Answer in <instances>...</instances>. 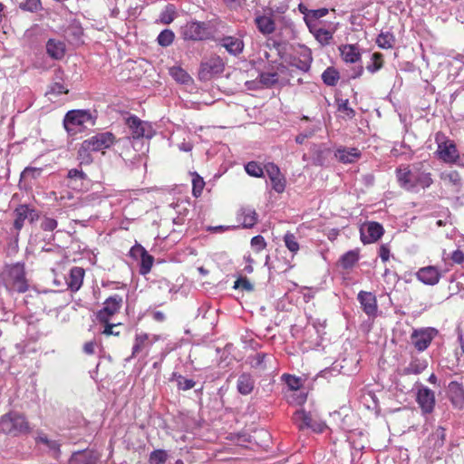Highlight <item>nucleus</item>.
Listing matches in <instances>:
<instances>
[{
    "mask_svg": "<svg viewBox=\"0 0 464 464\" xmlns=\"http://www.w3.org/2000/svg\"><path fill=\"white\" fill-rule=\"evenodd\" d=\"M396 177L400 186L408 190L416 186H420L423 188H429L433 183L431 174L424 162H416L411 166L398 168Z\"/></svg>",
    "mask_w": 464,
    "mask_h": 464,
    "instance_id": "1",
    "label": "nucleus"
},
{
    "mask_svg": "<svg viewBox=\"0 0 464 464\" xmlns=\"http://www.w3.org/2000/svg\"><path fill=\"white\" fill-rule=\"evenodd\" d=\"M29 424L25 418L15 411L8 412L0 418V432L18 436L29 431Z\"/></svg>",
    "mask_w": 464,
    "mask_h": 464,
    "instance_id": "2",
    "label": "nucleus"
},
{
    "mask_svg": "<svg viewBox=\"0 0 464 464\" xmlns=\"http://www.w3.org/2000/svg\"><path fill=\"white\" fill-rule=\"evenodd\" d=\"M63 125L68 133L73 135L86 129L88 125L93 126L94 120L88 111L73 110L66 113Z\"/></svg>",
    "mask_w": 464,
    "mask_h": 464,
    "instance_id": "3",
    "label": "nucleus"
},
{
    "mask_svg": "<svg viewBox=\"0 0 464 464\" xmlns=\"http://www.w3.org/2000/svg\"><path fill=\"white\" fill-rule=\"evenodd\" d=\"M181 34L185 40L203 41L211 37V32L205 22H188L181 28Z\"/></svg>",
    "mask_w": 464,
    "mask_h": 464,
    "instance_id": "4",
    "label": "nucleus"
},
{
    "mask_svg": "<svg viewBox=\"0 0 464 464\" xmlns=\"http://www.w3.org/2000/svg\"><path fill=\"white\" fill-rule=\"evenodd\" d=\"M225 63L218 55H211L200 63L198 77L201 81H209L223 72Z\"/></svg>",
    "mask_w": 464,
    "mask_h": 464,
    "instance_id": "5",
    "label": "nucleus"
},
{
    "mask_svg": "<svg viewBox=\"0 0 464 464\" xmlns=\"http://www.w3.org/2000/svg\"><path fill=\"white\" fill-rule=\"evenodd\" d=\"M8 282L13 290L18 293H24L28 289V284L25 278L24 266L20 263L12 265L7 273Z\"/></svg>",
    "mask_w": 464,
    "mask_h": 464,
    "instance_id": "6",
    "label": "nucleus"
},
{
    "mask_svg": "<svg viewBox=\"0 0 464 464\" xmlns=\"http://www.w3.org/2000/svg\"><path fill=\"white\" fill-rule=\"evenodd\" d=\"M14 227L17 231V233H19V231L23 228L25 220H28L30 223H34L35 220L39 218V214L37 210L25 204L19 205L14 210ZM17 237L18 234H16L15 241H17Z\"/></svg>",
    "mask_w": 464,
    "mask_h": 464,
    "instance_id": "7",
    "label": "nucleus"
},
{
    "mask_svg": "<svg viewBox=\"0 0 464 464\" xmlns=\"http://www.w3.org/2000/svg\"><path fill=\"white\" fill-rule=\"evenodd\" d=\"M123 304L122 296L114 295L108 297L104 303L102 309L96 314V318L100 323H107L111 317L116 314L121 308Z\"/></svg>",
    "mask_w": 464,
    "mask_h": 464,
    "instance_id": "8",
    "label": "nucleus"
},
{
    "mask_svg": "<svg viewBox=\"0 0 464 464\" xmlns=\"http://www.w3.org/2000/svg\"><path fill=\"white\" fill-rule=\"evenodd\" d=\"M437 334L438 331L435 328L415 329L411 334V342L419 352H423L429 347Z\"/></svg>",
    "mask_w": 464,
    "mask_h": 464,
    "instance_id": "9",
    "label": "nucleus"
},
{
    "mask_svg": "<svg viewBox=\"0 0 464 464\" xmlns=\"http://www.w3.org/2000/svg\"><path fill=\"white\" fill-rule=\"evenodd\" d=\"M293 420L300 430L311 429L315 432H323L325 427L323 422L314 419L312 414L304 410L296 411L294 413Z\"/></svg>",
    "mask_w": 464,
    "mask_h": 464,
    "instance_id": "10",
    "label": "nucleus"
},
{
    "mask_svg": "<svg viewBox=\"0 0 464 464\" xmlns=\"http://www.w3.org/2000/svg\"><path fill=\"white\" fill-rule=\"evenodd\" d=\"M126 125L129 127L133 139L151 138L153 130L151 126L141 121L135 115H130L125 120Z\"/></svg>",
    "mask_w": 464,
    "mask_h": 464,
    "instance_id": "11",
    "label": "nucleus"
},
{
    "mask_svg": "<svg viewBox=\"0 0 464 464\" xmlns=\"http://www.w3.org/2000/svg\"><path fill=\"white\" fill-rule=\"evenodd\" d=\"M383 233L382 226L374 221L366 222L360 228L361 240L364 245L376 242Z\"/></svg>",
    "mask_w": 464,
    "mask_h": 464,
    "instance_id": "12",
    "label": "nucleus"
},
{
    "mask_svg": "<svg viewBox=\"0 0 464 464\" xmlns=\"http://www.w3.org/2000/svg\"><path fill=\"white\" fill-rule=\"evenodd\" d=\"M114 141L115 136L109 131L97 133L84 140L85 146H88L92 151L108 149Z\"/></svg>",
    "mask_w": 464,
    "mask_h": 464,
    "instance_id": "13",
    "label": "nucleus"
},
{
    "mask_svg": "<svg viewBox=\"0 0 464 464\" xmlns=\"http://www.w3.org/2000/svg\"><path fill=\"white\" fill-rule=\"evenodd\" d=\"M437 154L439 159L446 163H457L459 153L453 140H446L438 143Z\"/></svg>",
    "mask_w": 464,
    "mask_h": 464,
    "instance_id": "14",
    "label": "nucleus"
},
{
    "mask_svg": "<svg viewBox=\"0 0 464 464\" xmlns=\"http://www.w3.org/2000/svg\"><path fill=\"white\" fill-rule=\"evenodd\" d=\"M417 402L423 413H430L435 407V393L428 387H421L417 392Z\"/></svg>",
    "mask_w": 464,
    "mask_h": 464,
    "instance_id": "15",
    "label": "nucleus"
},
{
    "mask_svg": "<svg viewBox=\"0 0 464 464\" xmlns=\"http://www.w3.org/2000/svg\"><path fill=\"white\" fill-rule=\"evenodd\" d=\"M417 278L425 285H435L440 279V272L436 266L421 267L416 273Z\"/></svg>",
    "mask_w": 464,
    "mask_h": 464,
    "instance_id": "16",
    "label": "nucleus"
},
{
    "mask_svg": "<svg viewBox=\"0 0 464 464\" xmlns=\"http://www.w3.org/2000/svg\"><path fill=\"white\" fill-rule=\"evenodd\" d=\"M358 300L362 305L363 312L369 315H375L377 313L376 296L371 292L361 291L358 294Z\"/></svg>",
    "mask_w": 464,
    "mask_h": 464,
    "instance_id": "17",
    "label": "nucleus"
},
{
    "mask_svg": "<svg viewBox=\"0 0 464 464\" xmlns=\"http://www.w3.org/2000/svg\"><path fill=\"white\" fill-rule=\"evenodd\" d=\"M448 396L451 403L459 409L464 405V388L462 384L456 381H452L448 386Z\"/></svg>",
    "mask_w": 464,
    "mask_h": 464,
    "instance_id": "18",
    "label": "nucleus"
},
{
    "mask_svg": "<svg viewBox=\"0 0 464 464\" xmlns=\"http://www.w3.org/2000/svg\"><path fill=\"white\" fill-rule=\"evenodd\" d=\"M334 156L342 163H353L361 158V151L357 148L342 146L335 150Z\"/></svg>",
    "mask_w": 464,
    "mask_h": 464,
    "instance_id": "19",
    "label": "nucleus"
},
{
    "mask_svg": "<svg viewBox=\"0 0 464 464\" xmlns=\"http://www.w3.org/2000/svg\"><path fill=\"white\" fill-rule=\"evenodd\" d=\"M218 44L232 55H238L244 50V43L238 37L224 36L218 39Z\"/></svg>",
    "mask_w": 464,
    "mask_h": 464,
    "instance_id": "20",
    "label": "nucleus"
},
{
    "mask_svg": "<svg viewBox=\"0 0 464 464\" xmlns=\"http://www.w3.org/2000/svg\"><path fill=\"white\" fill-rule=\"evenodd\" d=\"M99 456L92 450H81L74 452L69 464H95L98 461Z\"/></svg>",
    "mask_w": 464,
    "mask_h": 464,
    "instance_id": "21",
    "label": "nucleus"
},
{
    "mask_svg": "<svg viewBox=\"0 0 464 464\" xmlns=\"http://www.w3.org/2000/svg\"><path fill=\"white\" fill-rule=\"evenodd\" d=\"M84 269L79 266H74L70 270L69 277L67 278V285L72 292L78 291L83 281Z\"/></svg>",
    "mask_w": 464,
    "mask_h": 464,
    "instance_id": "22",
    "label": "nucleus"
},
{
    "mask_svg": "<svg viewBox=\"0 0 464 464\" xmlns=\"http://www.w3.org/2000/svg\"><path fill=\"white\" fill-rule=\"evenodd\" d=\"M238 218L242 219L243 227L251 228L256 224L258 215L254 208L242 207L238 213Z\"/></svg>",
    "mask_w": 464,
    "mask_h": 464,
    "instance_id": "23",
    "label": "nucleus"
},
{
    "mask_svg": "<svg viewBox=\"0 0 464 464\" xmlns=\"http://www.w3.org/2000/svg\"><path fill=\"white\" fill-rule=\"evenodd\" d=\"M342 58L346 63H354L361 59L359 48L355 44H343L339 47Z\"/></svg>",
    "mask_w": 464,
    "mask_h": 464,
    "instance_id": "24",
    "label": "nucleus"
},
{
    "mask_svg": "<svg viewBox=\"0 0 464 464\" xmlns=\"http://www.w3.org/2000/svg\"><path fill=\"white\" fill-rule=\"evenodd\" d=\"M256 25L263 34H270L276 30V24L272 17L259 15L255 19Z\"/></svg>",
    "mask_w": 464,
    "mask_h": 464,
    "instance_id": "25",
    "label": "nucleus"
},
{
    "mask_svg": "<svg viewBox=\"0 0 464 464\" xmlns=\"http://www.w3.org/2000/svg\"><path fill=\"white\" fill-rule=\"evenodd\" d=\"M255 382L250 374L243 373L237 379V391L243 395L249 394L254 389Z\"/></svg>",
    "mask_w": 464,
    "mask_h": 464,
    "instance_id": "26",
    "label": "nucleus"
},
{
    "mask_svg": "<svg viewBox=\"0 0 464 464\" xmlns=\"http://www.w3.org/2000/svg\"><path fill=\"white\" fill-rule=\"evenodd\" d=\"M67 177L70 179L69 185L74 189H81L83 181L87 179V175L82 170L77 169H70Z\"/></svg>",
    "mask_w": 464,
    "mask_h": 464,
    "instance_id": "27",
    "label": "nucleus"
},
{
    "mask_svg": "<svg viewBox=\"0 0 464 464\" xmlns=\"http://www.w3.org/2000/svg\"><path fill=\"white\" fill-rule=\"evenodd\" d=\"M46 52L53 59H61L64 55V45L61 42L49 39L46 44Z\"/></svg>",
    "mask_w": 464,
    "mask_h": 464,
    "instance_id": "28",
    "label": "nucleus"
},
{
    "mask_svg": "<svg viewBox=\"0 0 464 464\" xmlns=\"http://www.w3.org/2000/svg\"><path fill=\"white\" fill-rule=\"evenodd\" d=\"M177 16V9L174 5L168 4L160 14L157 23L162 24H171Z\"/></svg>",
    "mask_w": 464,
    "mask_h": 464,
    "instance_id": "29",
    "label": "nucleus"
},
{
    "mask_svg": "<svg viewBox=\"0 0 464 464\" xmlns=\"http://www.w3.org/2000/svg\"><path fill=\"white\" fill-rule=\"evenodd\" d=\"M169 381L176 382L178 389L181 391L190 390L196 385V382L192 379H187L178 372H173Z\"/></svg>",
    "mask_w": 464,
    "mask_h": 464,
    "instance_id": "30",
    "label": "nucleus"
},
{
    "mask_svg": "<svg viewBox=\"0 0 464 464\" xmlns=\"http://www.w3.org/2000/svg\"><path fill=\"white\" fill-rule=\"evenodd\" d=\"M340 79V73L334 67H328L322 73V80L327 86H335Z\"/></svg>",
    "mask_w": 464,
    "mask_h": 464,
    "instance_id": "31",
    "label": "nucleus"
},
{
    "mask_svg": "<svg viewBox=\"0 0 464 464\" xmlns=\"http://www.w3.org/2000/svg\"><path fill=\"white\" fill-rule=\"evenodd\" d=\"M314 36V38L322 44L327 45L330 44V41L333 39V33L323 28H317L314 26L313 30H309Z\"/></svg>",
    "mask_w": 464,
    "mask_h": 464,
    "instance_id": "32",
    "label": "nucleus"
},
{
    "mask_svg": "<svg viewBox=\"0 0 464 464\" xmlns=\"http://www.w3.org/2000/svg\"><path fill=\"white\" fill-rule=\"evenodd\" d=\"M328 12L329 11L327 8L311 10L310 14H306V25L309 28V30H313L314 26H317L316 21L319 18L325 16L328 14Z\"/></svg>",
    "mask_w": 464,
    "mask_h": 464,
    "instance_id": "33",
    "label": "nucleus"
},
{
    "mask_svg": "<svg viewBox=\"0 0 464 464\" xmlns=\"http://www.w3.org/2000/svg\"><path fill=\"white\" fill-rule=\"evenodd\" d=\"M359 259V252L357 250H350L343 255L340 258L341 266L345 268H351Z\"/></svg>",
    "mask_w": 464,
    "mask_h": 464,
    "instance_id": "34",
    "label": "nucleus"
},
{
    "mask_svg": "<svg viewBox=\"0 0 464 464\" xmlns=\"http://www.w3.org/2000/svg\"><path fill=\"white\" fill-rule=\"evenodd\" d=\"M376 43H377L378 46L381 48H383V49L392 48V46L395 43V37L390 32H385V33L382 32L378 35V37L376 39Z\"/></svg>",
    "mask_w": 464,
    "mask_h": 464,
    "instance_id": "35",
    "label": "nucleus"
},
{
    "mask_svg": "<svg viewBox=\"0 0 464 464\" xmlns=\"http://www.w3.org/2000/svg\"><path fill=\"white\" fill-rule=\"evenodd\" d=\"M175 34L170 29L162 30L157 37V43L161 47H168L172 44Z\"/></svg>",
    "mask_w": 464,
    "mask_h": 464,
    "instance_id": "36",
    "label": "nucleus"
},
{
    "mask_svg": "<svg viewBox=\"0 0 464 464\" xmlns=\"http://www.w3.org/2000/svg\"><path fill=\"white\" fill-rule=\"evenodd\" d=\"M427 367L426 361L413 359L409 365L404 369L407 374H419L422 372Z\"/></svg>",
    "mask_w": 464,
    "mask_h": 464,
    "instance_id": "37",
    "label": "nucleus"
},
{
    "mask_svg": "<svg viewBox=\"0 0 464 464\" xmlns=\"http://www.w3.org/2000/svg\"><path fill=\"white\" fill-rule=\"evenodd\" d=\"M169 458V454L165 450H155L150 452L149 457L150 464H164Z\"/></svg>",
    "mask_w": 464,
    "mask_h": 464,
    "instance_id": "38",
    "label": "nucleus"
},
{
    "mask_svg": "<svg viewBox=\"0 0 464 464\" xmlns=\"http://www.w3.org/2000/svg\"><path fill=\"white\" fill-rule=\"evenodd\" d=\"M204 179L196 172L192 174V194L194 197L198 198L204 188Z\"/></svg>",
    "mask_w": 464,
    "mask_h": 464,
    "instance_id": "39",
    "label": "nucleus"
},
{
    "mask_svg": "<svg viewBox=\"0 0 464 464\" xmlns=\"http://www.w3.org/2000/svg\"><path fill=\"white\" fill-rule=\"evenodd\" d=\"M278 82V74L276 72H262L259 75V83L262 86L271 87Z\"/></svg>",
    "mask_w": 464,
    "mask_h": 464,
    "instance_id": "40",
    "label": "nucleus"
},
{
    "mask_svg": "<svg viewBox=\"0 0 464 464\" xmlns=\"http://www.w3.org/2000/svg\"><path fill=\"white\" fill-rule=\"evenodd\" d=\"M38 441L46 445L53 451L54 458L59 457L61 444L57 440H49L46 436H39Z\"/></svg>",
    "mask_w": 464,
    "mask_h": 464,
    "instance_id": "41",
    "label": "nucleus"
},
{
    "mask_svg": "<svg viewBox=\"0 0 464 464\" xmlns=\"http://www.w3.org/2000/svg\"><path fill=\"white\" fill-rule=\"evenodd\" d=\"M284 242L287 249L293 253L296 254L299 250V244L297 242L296 237L292 233H286L284 236Z\"/></svg>",
    "mask_w": 464,
    "mask_h": 464,
    "instance_id": "42",
    "label": "nucleus"
},
{
    "mask_svg": "<svg viewBox=\"0 0 464 464\" xmlns=\"http://www.w3.org/2000/svg\"><path fill=\"white\" fill-rule=\"evenodd\" d=\"M154 257L148 252L140 258V274L145 276L151 270Z\"/></svg>",
    "mask_w": 464,
    "mask_h": 464,
    "instance_id": "43",
    "label": "nucleus"
},
{
    "mask_svg": "<svg viewBox=\"0 0 464 464\" xmlns=\"http://www.w3.org/2000/svg\"><path fill=\"white\" fill-rule=\"evenodd\" d=\"M319 130V125L306 128L295 137V142L303 144L306 139L312 138Z\"/></svg>",
    "mask_w": 464,
    "mask_h": 464,
    "instance_id": "44",
    "label": "nucleus"
},
{
    "mask_svg": "<svg viewBox=\"0 0 464 464\" xmlns=\"http://www.w3.org/2000/svg\"><path fill=\"white\" fill-rule=\"evenodd\" d=\"M170 75L179 82L187 83L189 82V75L180 67H172L169 69Z\"/></svg>",
    "mask_w": 464,
    "mask_h": 464,
    "instance_id": "45",
    "label": "nucleus"
},
{
    "mask_svg": "<svg viewBox=\"0 0 464 464\" xmlns=\"http://www.w3.org/2000/svg\"><path fill=\"white\" fill-rule=\"evenodd\" d=\"M92 151V150L88 146H85V142L83 140L78 150V160H81V163L89 164L92 161V158L91 156Z\"/></svg>",
    "mask_w": 464,
    "mask_h": 464,
    "instance_id": "46",
    "label": "nucleus"
},
{
    "mask_svg": "<svg viewBox=\"0 0 464 464\" xmlns=\"http://www.w3.org/2000/svg\"><path fill=\"white\" fill-rule=\"evenodd\" d=\"M246 172L252 177L260 178L264 174L263 168L256 161H250L245 165Z\"/></svg>",
    "mask_w": 464,
    "mask_h": 464,
    "instance_id": "47",
    "label": "nucleus"
},
{
    "mask_svg": "<svg viewBox=\"0 0 464 464\" xmlns=\"http://www.w3.org/2000/svg\"><path fill=\"white\" fill-rule=\"evenodd\" d=\"M147 341H148V334H141L136 335L135 343L132 348V356L133 357L136 356L140 352L142 351Z\"/></svg>",
    "mask_w": 464,
    "mask_h": 464,
    "instance_id": "48",
    "label": "nucleus"
},
{
    "mask_svg": "<svg viewBox=\"0 0 464 464\" xmlns=\"http://www.w3.org/2000/svg\"><path fill=\"white\" fill-rule=\"evenodd\" d=\"M382 66V55L379 53H374L372 55V63L366 66L367 70L371 72H375Z\"/></svg>",
    "mask_w": 464,
    "mask_h": 464,
    "instance_id": "49",
    "label": "nucleus"
},
{
    "mask_svg": "<svg viewBox=\"0 0 464 464\" xmlns=\"http://www.w3.org/2000/svg\"><path fill=\"white\" fill-rule=\"evenodd\" d=\"M19 6L24 11L36 12L42 8V4L40 0H25Z\"/></svg>",
    "mask_w": 464,
    "mask_h": 464,
    "instance_id": "50",
    "label": "nucleus"
},
{
    "mask_svg": "<svg viewBox=\"0 0 464 464\" xmlns=\"http://www.w3.org/2000/svg\"><path fill=\"white\" fill-rule=\"evenodd\" d=\"M234 288L242 289L247 292L254 290V286L246 277H239L234 284Z\"/></svg>",
    "mask_w": 464,
    "mask_h": 464,
    "instance_id": "51",
    "label": "nucleus"
},
{
    "mask_svg": "<svg viewBox=\"0 0 464 464\" xmlns=\"http://www.w3.org/2000/svg\"><path fill=\"white\" fill-rule=\"evenodd\" d=\"M287 386L293 390L297 391L301 387V380L295 376L285 374L284 375Z\"/></svg>",
    "mask_w": 464,
    "mask_h": 464,
    "instance_id": "52",
    "label": "nucleus"
},
{
    "mask_svg": "<svg viewBox=\"0 0 464 464\" xmlns=\"http://www.w3.org/2000/svg\"><path fill=\"white\" fill-rule=\"evenodd\" d=\"M272 183L273 189L277 193H282L285 188V180L282 175L274 178V179H270Z\"/></svg>",
    "mask_w": 464,
    "mask_h": 464,
    "instance_id": "53",
    "label": "nucleus"
},
{
    "mask_svg": "<svg viewBox=\"0 0 464 464\" xmlns=\"http://www.w3.org/2000/svg\"><path fill=\"white\" fill-rule=\"evenodd\" d=\"M146 253L147 250L140 244H136L130 250V256L135 259H140Z\"/></svg>",
    "mask_w": 464,
    "mask_h": 464,
    "instance_id": "54",
    "label": "nucleus"
},
{
    "mask_svg": "<svg viewBox=\"0 0 464 464\" xmlns=\"http://www.w3.org/2000/svg\"><path fill=\"white\" fill-rule=\"evenodd\" d=\"M251 246L257 252L263 250L266 246L265 238L262 236H256L251 239Z\"/></svg>",
    "mask_w": 464,
    "mask_h": 464,
    "instance_id": "55",
    "label": "nucleus"
},
{
    "mask_svg": "<svg viewBox=\"0 0 464 464\" xmlns=\"http://www.w3.org/2000/svg\"><path fill=\"white\" fill-rule=\"evenodd\" d=\"M57 221L54 218H44L42 221L41 227L44 231H53L57 227Z\"/></svg>",
    "mask_w": 464,
    "mask_h": 464,
    "instance_id": "56",
    "label": "nucleus"
},
{
    "mask_svg": "<svg viewBox=\"0 0 464 464\" xmlns=\"http://www.w3.org/2000/svg\"><path fill=\"white\" fill-rule=\"evenodd\" d=\"M104 324V329L102 331V334L104 335H115V336H118L120 335V331H115L114 328L118 327L121 325V324H111L110 321H108L107 323H103Z\"/></svg>",
    "mask_w": 464,
    "mask_h": 464,
    "instance_id": "57",
    "label": "nucleus"
},
{
    "mask_svg": "<svg viewBox=\"0 0 464 464\" xmlns=\"http://www.w3.org/2000/svg\"><path fill=\"white\" fill-rule=\"evenodd\" d=\"M444 179L448 180L455 187L460 186V176L457 171H450L445 174Z\"/></svg>",
    "mask_w": 464,
    "mask_h": 464,
    "instance_id": "58",
    "label": "nucleus"
},
{
    "mask_svg": "<svg viewBox=\"0 0 464 464\" xmlns=\"http://www.w3.org/2000/svg\"><path fill=\"white\" fill-rule=\"evenodd\" d=\"M266 170L270 179L281 175L279 168L274 163H269L266 166Z\"/></svg>",
    "mask_w": 464,
    "mask_h": 464,
    "instance_id": "59",
    "label": "nucleus"
},
{
    "mask_svg": "<svg viewBox=\"0 0 464 464\" xmlns=\"http://www.w3.org/2000/svg\"><path fill=\"white\" fill-rule=\"evenodd\" d=\"M50 93L53 94H62V93H67L68 90L64 87L63 83L55 82L50 87Z\"/></svg>",
    "mask_w": 464,
    "mask_h": 464,
    "instance_id": "60",
    "label": "nucleus"
},
{
    "mask_svg": "<svg viewBox=\"0 0 464 464\" xmlns=\"http://www.w3.org/2000/svg\"><path fill=\"white\" fill-rule=\"evenodd\" d=\"M348 100L342 101L341 103H339V111H346V114L349 118H353L355 115V111L349 107Z\"/></svg>",
    "mask_w": 464,
    "mask_h": 464,
    "instance_id": "61",
    "label": "nucleus"
},
{
    "mask_svg": "<svg viewBox=\"0 0 464 464\" xmlns=\"http://www.w3.org/2000/svg\"><path fill=\"white\" fill-rule=\"evenodd\" d=\"M450 258L456 264H462L464 262V253L457 249L451 254Z\"/></svg>",
    "mask_w": 464,
    "mask_h": 464,
    "instance_id": "62",
    "label": "nucleus"
},
{
    "mask_svg": "<svg viewBox=\"0 0 464 464\" xmlns=\"http://www.w3.org/2000/svg\"><path fill=\"white\" fill-rule=\"evenodd\" d=\"M379 256L383 262L389 260L390 257V249L386 245H382L379 250Z\"/></svg>",
    "mask_w": 464,
    "mask_h": 464,
    "instance_id": "63",
    "label": "nucleus"
},
{
    "mask_svg": "<svg viewBox=\"0 0 464 464\" xmlns=\"http://www.w3.org/2000/svg\"><path fill=\"white\" fill-rule=\"evenodd\" d=\"M94 350H95V343L94 342H87L84 343L83 345V352L86 353V354H93L94 353Z\"/></svg>",
    "mask_w": 464,
    "mask_h": 464,
    "instance_id": "64",
    "label": "nucleus"
}]
</instances>
